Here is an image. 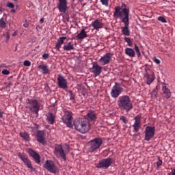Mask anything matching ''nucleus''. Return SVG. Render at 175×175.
I'll return each mask as SVG.
<instances>
[{"mask_svg": "<svg viewBox=\"0 0 175 175\" xmlns=\"http://www.w3.org/2000/svg\"><path fill=\"white\" fill-rule=\"evenodd\" d=\"M25 66H31V62L25 60L23 63Z\"/></svg>", "mask_w": 175, "mask_h": 175, "instance_id": "obj_41", "label": "nucleus"}, {"mask_svg": "<svg viewBox=\"0 0 175 175\" xmlns=\"http://www.w3.org/2000/svg\"><path fill=\"white\" fill-rule=\"evenodd\" d=\"M117 105L122 111L129 113L133 109V103L131 100V97L128 95H123L118 97Z\"/></svg>", "mask_w": 175, "mask_h": 175, "instance_id": "obj_2", "label": "nucleus"}, {"mask_svg": "<svg viewBox=\"0 0 175 175\" xmlns=\"http://www.w3.org/2000/svg\"><path fill=\"white\" fill-rule=\"evenodd\" d=\"M65 40H66V37H60L56 42L55 46V50L59 51L61 49V45L64 44V42H65Z\"/></svg>", "mask_w": 175, "mask_h": 175, "instance_id": "obj_22", "label": "nucleus"}, {"mask_svg": "<svg viewBox=\"0 0 175 175\" xmlns=\"http://www.w3.org/2000/svg\"><path fill=\"white\" fill-rule=\"evenodd\" d=\"M20 136L26 142H29V134L28 133H21Z\"/></svg>", "mask_w": 175, "mask_h": 175, "instance_id": "obj_28", "label": "nucleus"}, {"mask_svg": "<svg viewBox=\"0 0 175 175\" xmlns=\"http://www.w3.org/2000/svg\"><path fill=\"white\" fill-rule=\"evenodd\" d=\"M29 154L31 156L32 158H33L36 163H40V155H39V154H38L36 152H34L32 149L29 150Z\"/></svg>", "mask_w": 175, "mask_h": 175, "instance_id": "obj_17", "label": "nucleus"}, {"mask_svg": "<svg viewBox=\"0 0 175 175\" xmlns=\"http://www.w3.org/2000/svg\"><path fill=\"white\" fill-rule=\"evenodd\" d=\"M38 70L43 73V75H49L50 73V70H49V66L46 64H40L38 66Z\"/></svg>", "mask_w": 175, "mask_h": 175, "instance_id": "obj_18", "label": "nucleus"}, {"mask_svg": "<svg viewBox=\"0 0 175 175\" xmlns=\"http://www.w3.org/2000/svg\"><path fill=\"white\" fill-rule=\"evenodd\" d=\"M7 8H10V9H14V4L13 3H7Z\"/></svg>", "mask_w": 175, "mask_h": 175, "instance_id": "obj_40", "label": "nucleus"}, {"mask_svg": "<svg viewBox=\"0 0 175 175\" xmlns=\"http://www.w3.org/2000/svg\"><path fill=\"white\" fill-rule=\"evenodd\" d=\"M49 57V55L48 53H44L42 55V57L44 58V59H47Z\"/></svg>", "mask_w": 175, "mask_h": 175, "instance_id": "obj_45", "label": "nucleus"}, {"mask_svg": "<svg viewBox=\"0 0 175 175\" xmlns=\"http://www.w3.org/2000/svg\"><path fill=\"white\" fill-rule=\"evenodd\" d=\"M92 25L96 31H99V29L103 28V23L99 21V20H95L92 22Z\"/></svg>", "mask_w": 175, "mask_h": 175, "instance_id": "obj_21", "label": "nucleus"}, {"mask_svg": "<svg viewBox=\"0 0 175 175\" xmlns=\"http://www.w3.org/2000/svg\"><path fill=\"white\" fill-rule=\"evenodd\" d=\"M145 77L146 79V83L148 85H150V84H151V83H152L154 81V80H155V75L153 73L151 75L146 74L145 75Z\"/></svg>", "mask_w": 175, "mask_h": 175, "instance_id": "obj_23", "label": "nucleus"}, {"mask_svg": "<svg viewBox=\"0 0 175 175\" xmlns=\"http://www.w3.org/2000/svg\"><path fill=\"white\" fill-rule=\"evenodd\" d=\"M122 8H124L122 9ZM122 8L120 7V9H121L120 12H122V13L124 9H129V8H126V5L124 3L122 4Z\"/></svg>", "mask_w": 175, "mask_h": 175, "instance_id": "obj_43", "label": "nucleus"}, {"mask_svg": "<svg viewBox=\"0 0 175 175\" xmlns=\"http://www.w3.org/2000/svg\"><path fill=\"white\" fill-rule=\"evenodd\" d=\"M10 35H8L7 36V39H8H8H10Z\"/></svg>", "mask_w": 175, "mask_h": 175, "instance_id": "obj_55", "label": "nucleus"}, {"mask_svg": "<svg viewBox=\"0 0 175 175\" xmlns=\"http://www.w3.org/2000/svg\"><path fill=\"white\" fill-rule=\"evenodd\" d=\"M90 72L93 73L96 77L100 76V73H102V67L98 65L97 63H94L92 68H90Z\"/></svg>", "mask_w": 175, "mask_h": 175, "instance_id": "obj_14", "label": "nucleus"}, {"mask_svg": "<svg viewBox=\"0 0 175 175\" xmlns=\"http://www.w3.org/2000/svg\"><path fill=\"white\" fill-rule=\"evenodd\" d=\"M23 27H25V28H28V23H24Z\"/></svg>", "mask_w": 175, "mask_h": 175, "instance_id": "obj_48", "label": "nucleus"}, {"mask_svg": "<svg viewBox=\"0 0 175 175\" xmlns=\"http://www.w3.org/2000/svg\"><path fill=\"white\" fill-rule=\"evenodd\" d=\"M57 9H59L60 13H66V9H68V1L59 0V3L57 4Z\"/></svg>", "mask_w": 175, "mask_h": 175, "instance_id": "obj_15", "label": "nucleus"}, {"mask_svg": "<svg viewBox=\"0 0 175 175\" xmlns=\"http://www.w3.org/2000/svg\"><path fill=\"white\" fill-rule=\"evenodd\" d=\"M135 50L137 57H140V55H142V53H140V49H139V46L136 44H135Z\"/></svg>", "mask_w": 175, "mask_h": 175, "instance_id": "obj_33", "label": "nucleus"}, {"mask_svg": "<svg viewBox=\"0 0 175 175\" xmlns=\"http://www.w3.org/2000/svg\"><path fill=\"white\" fill-rule=\"evenodd\" d=\"M29 109L33 113V114H39V110H40V103L35 98H31L27 100Z\"/></svg>", "mask_w": 175, "mask_h": 175, "instance_id": "obj_5", "label": "nucleus"}, {"mask_svg": "<svg viewBox=\"0 0 175 175\" xmlns=\"http://www.w3.org/2000/svg\"><path fill=\"white\" fill-rule=\"evenodd\" d=\"M121 175H125V174H122Z\"/></svg>", "mask_w": 175, "mask_h": 175, "instance_id": "obj_57", "label": "nucleus"}, {"mask_svg": "<svg viewBox=\"0 0 175 175\" xmlns=\"http://www.w3.org/2000/svg\"><path fill=\"white\" fill-rule=\"evenodd\" d=\"M88 117L90 119V120H96V115L95 114V112L94 111H90L88 113Z\"/></svg>", "mask_w": 175, "mask_h": 175, "instance_id": "obj_29", "label": "nucleus"}, {"mask_svg": "<svg viewBox=\"0 0 175 175\" xmlns=\"http://www.w3.org/2000/svg\"><path fill=\"white\" fill-rule=\"evenodd\" d=\"M79 1H83V0H79Z\"/></svg>", "mask_w": 175, "mask_h": 175, "instance_id": "obj_58", "label": "nucleus"}, {"mask_svg": "<svg viewBox=\"0 0 175 175\" xmlns=\"http://www.w3.org/2000/svg\"><path fill=\"white\" fill-rule=\"evenodd\" d=\"M29 159H27L26 161H23L24 163H27L29 161Z\"/></svg>", "mask_w": 175, "mask_h": 175, "instance_id": "obj_51", "label": "nucleus"}, {"mask_svg": "<svg viewBox=\"0 0 175 175\" xmlns=\"http://www.w3.org/2000/svg\"><path fill=\"white\" fill-rule=\"evenodd\" d=\"M102 143L103 141L101 138H95L93 140L90 141L88 144L90 152H94V151H96V150L102 146Z\"/></svg>", "mask_w": 175, "mask_h": 175, "instance_id": "obj_6", "label": "nucleus"}, {"mask_svg": "<svg viewBox=\"0 0 175 175\" xmlns=\"http://www.w3.org/2000/svg\"><path fill=\"white\" fill-rule=\"evenodd\" d=\"M0 161H2V158L1 157H0Z\"/></svg>", "mask_w": 175, "mask_h": 175, "instance_id": "obj_56", "label": "nucleus"}, {"mask_svg": "<svg viewBox=\"0 0 175 175\" xmlns=\"http://www.w3.org/2000/svg\"><path fill=\"white\" fill-rule=\"evenodd\" d=\"M25 165H26L29 169H33L31 160H29L27 163H25Z\"/></svg>", "mask_w": 175, "mask_h": 175, "instance_id": "obj_35", "label": "nucleus"}, {"mask_svg": "<svg viewBox=\"0 0 175 175\" xmlns=\"http://www.w3.org/2000/svg\"><path fill=\"white\" fill-rule=\"evenodd\" d=\"M120 120L122 121L124 124H128V118L124 116H120Z\"/></svg>", "mask_w": 175, "mask_h": 175, "instance_id": "obj_36", "label": "nucleus"}, {"mask_svg": "<svg viewBox=\"0 0 175 175\" xmlns=\"http://www.w3.org/2000/svg\"><path fill=\"white\" fill-rule=\"evenodd\" d=\"M69 145L65 144L63 146L56 145L54 148L53 153L57 158H62L64 161H66V154L69 153Z\"/></svg>", "mask_w": 175, "mask_h": 175, "instance_id": "obj_4", "label": "nucleus"}, {"mask_svg": "<svg viewBox=\"0 0 175 175\" xmlns=\"http://www.w3.org/2000/svg\"><path fill=\"white\" fill-rule=\"evenodd\" d=\"M75 129L81 133H87L90 131V122L85 118H77L74 121Z\"/></svg>", "mask_w": 175, "mask_h": 175, "instance_id": "obj_3", "label": "nucleus"}, {"mask_svg": "<svg viewBox=\"0 0 175 175\" xmlns=\"http://www.w3.org/2000/svg\"><path fill=\"white\" fill-rule=\"evenodd\" d=\"M70 99V100H75V96L71 95Z\"/></svg>", "mask_w": 175, "mask_h": 175, "instance_id": "obj_49", "label": "nucleus"}, {"mask_svg": "<svg viewBox=\"0 0 175 175\" xmlns=\"http://www.w3.org/2000/svg\"><path fill=\"white\" fill-rule=\"evenodd\" d=\"M44 21V18H43L40 20V23H43Z\"/></svg>", "mask_w": 175, "mask_h": 175, "instance_id": "obj_50", "label": "nucleus"}, {"mask_svg": "<svg viewBox=\"0 0 175 175\" xmlns=\"http://www.w3.org/2000/svg\"><path fill=\"white\" fill-rule=\"evenodd\" d=\"M8 85L12 86V85H13V83H12V82H10V83H8Z\"/></svg>", "mask_w": 175, "mask_h": 175, "instance_id": "obj_52", "label": "nucleus"}, {"mask_svg": "<svg viewBox=\"0 0 175 175\" xmlns=\"http://www.w3.org/2000/svg\"><path fill=\"white\" fill-rule=\"evenodd\" d=\"M162 163H163L162 160L160 158H159L158 161H157V163H156L157 167H159L162 166Z\"/></svg>", "mask_w": 175, "mask_h": 175, "instance_id": "obj_38", "label": "nucleus"}, {"mask_svg": "<svg viewBox=\"0 0 175 175\" xmlns=\"http://www.w3.org/2000/svg\"><path fill=\"white\" fill-rule=\"evenodd\" d=\"M155 135V127L148 126L145 130V138L146 142H150Z\"/></svg>", "mask_w": 175, "mask_h": 175, "instance_id": "obj_11", "label": "nucleus"}, {"mask_svg": "<svg viewBox=\"0 0 175 175\" xmlns=\"http://www.w3.org/2000/svg\"><path fill=\"white\" fill-rule=\"evenodd\" d=\"M11 12H12V13H16V10H11Z\"/></svg>", "mask_w": 175, "mask_h": 175, "instance_id": "obj_53", "label": "nucleus"}, {"mask_svg": "<svg viewBox=\"0 0 175 175\" xmlns=\"http://www.w3.org/2000/svg\"><path fill=\"white\" fill-rule=\"evenodd\" d=\"M37 141L38 143H41L42 144H44V131H39L37 133Z\"/></svg>", "mask_w": 175, "mask_h": 175, "instance_id": "obj_20", "label": "nucleus"}, {"mask_svg": "<svg viewBox=\"0 0 175 175\" xmlns=\"http://www.w3.org/2000/svg\"><path fill=\"white\" fill-rule=\"evenodd\" d=\"M124 40L128 44V46H129L130 47L132 46V41L131 40V38L125 37Z\"/></svg>", "mask_w": 175, "mask_h": 175, "instance_id": "obj_34", "label": "nucleus"}, {"mask_svg": "<svg viewBox=\"0 0 175 175\" xmlns=\"http://www.w3.org/2000/svg\"><path fill=\"white\" fill-rule=\"evenodd\" d=\"M157 95H158V88H154L151 92L152 98H157Z\"/></svg>", "mask_w": 175, "mask_h": 175, "instance_id": "obj_32", "label": "nucleus"}, {"mask_svg": "<svg viewBox=\"0 0 175 175\" xmlns=\"http://www.w3.org/2000/svg\"><path fill=\"white\" fill-rule=\"evenodd\" d=\"M169 175H175V169H172V172L169 174Z\"/></svg>", "mask_w": 175, "mask_h": 175, "instance_id": "obj_47", "label": "nucleus"}, {"mask_svg": "<svg viewBox=\"0 0 175 175\" xmlns=\"http://www.w3.org/2000/svg\"><path fill=\"white\" fill-rule=\"evenodd\" d=\"M57 81L59 88H62V90H66L68 88V80L64 76L59 75Z\"/></svg>", "mask_w": 175, "mask_h": 175, "instance_id": "obj_13", "label": "nucleus"}, {"mask_svg": "<svg viewBox=\"0 0 175 175\" xmlns=\"http://www.w3.org/2000/svg\"><path fill=\"white\" fill-rule=\"evenodd\" d=\"M142 123V116L140 115H137L135 117V122L133 125V128H134L133 132H139V129H140V124Z\"/></svg>", "mask_w": 175, "mask_h": 175, "instance_id": "obj_16", "label": "nucleus"}, {"mask_svg": "<svg viewBox=\"0 0 175 175\" xmlns=\"http://www.w3.org/2000/svg\"><path fill=\"white\" fill-rule=\"evenodd\" d=\"M18 157H19L20 159H21V161H23V162H25V161L28 159V157H27V155H25L23 153H19L18 154Z\"/></svg>", "mask_w": 175, "mask_h": 175, "instance_id": "obj_30", "label": "nucleus"}, {"mask_svg": "<svg viewBox=\"0 0 175 175\" xmlns=\"http://www.w3.org/2000/svg\"><path fill=\"white\" fill-rule=\"evenodd\" d=\"M125 54L129 57L133 58L136 53H135V51L132 48H126Z\"/></svg>", "mask_w": 175, "mask_h": 175, "instance_id": "obj_27", "label": "nucleus"}, {"mask_svg": "<svg viewBox=\"0 0 175 175\" xmlns=\"http://www.w3.org/2000/svg\"><path fill=\"white\" fill-rule=\"evenodd\" d=\"M72 113L70 111H66L63 117V122L66 124L68 128H72V122L73 121Z\"/></svg>", "mask_w": 175, "mask_h": 175, "instance_id": "obj_10", "label": "nucleus"}, {"mask_svg": "<svg viewBox=\"0 0 175 175\" xmlns=\"http://www.w3.org/2000/svg\"><path fill=\"white\" fill-rule=\"evenodd\" d=\"M111 57H113V54L111 53H106L99 60L98 64L101 66H105V65H107L110 64V62L111 61Z\"/></svg>", "mask_w": 175, "mask_h": 175, "instance_id": "obj_12", "label": "nucleus"}, {"mask_svg": "<svg viewBox=\"0 0 175 175\" xmlns=\"http://www.w3.org/2000/svg\"><path fill=\"white\" fill-rule=\"evenodd\" d=\"M55 120V116H54V114L52 113H48L46 114V121L50 124L51 125H53L54 124V121Z\"/></svg>", "mask_w": 175, "mask_h": 175, "instance_id": "obj_24", "label": "nucleus"}, {"mask_svg": "<svg viewBox=\"0 0 175 175\" xmlns=\"http://www.w3.org/2000/svg\"><path fill=\"white\" fill-rule=\"evenodd\" d=\"M113 160L111 158H107L99 161L96 167L98 169H109L111 165H113Z\"/></svg>", "mask_w": 175, "mask_h": 175, "instance_id": "obj_8", "label": "nucleus"}, {"mask_svg": "<svg viewBox=\"0 0 175 175\" xmlns=\"http://www.w3.org/2000/svg\"><path fill=\"white\" fill-rule=\"evenodd\" d=\"M2 75H5V76H8V75H10V72L8 70H3L2 72H1Z\"/></svg>", "mask_w": 175, "mask_h": 175, "instance_id": "obj_42", "label": "nucleus"}, {"mask_svg": "<svg viewBox=\"0 0 175 175\" xmlns=\"http://www.w3.org/2000/svg\"><path fill=\"white\" fill-rule=\"evenodd\" d=\"M113 16L116 18H120L122 23H124L122 32L125 36H129L131 35V30L129 29V9L124 8L123 12H121L120 6L116 7Z\"/></svg>", "mask_w": 175, "mask_h": 175, "instance_id": "obj_1", "label": "nucleus"}, {"mask_svg": "<svg viewBox=\"0 0 175 175\" xmlns=\"http://www.w3.org/2000/svg\"><path fill=\"white\" fill-rule=\"evenodd\" d=\"M162 91L163 92V95L166 99H169L172 96V93L170 92V90L166 87V84L163 83Z\"/></svg>", "mask_w": 175, "mask_h": 175, "instance_id": "obj_19", "label": "nucleus"}, {"mask_svg": "<svg viewBox=\"0 0 175 175\" xmlns=\"http://www.w3.org/2000/svg\"><path fill=\"white\" fill-rule=\"evenodd\" d=\"M17 33L16 32L13 33L12 36H16Z\"/></svg>", "mask_w": 175, "mask_h": 175, "instance_id": "obj_54", "label": "nucleus"}, {"mask_svg": "<svg viewBox=\"0 0 175 175\" xmlns=\"http://www.w3.org/2000/svg\"><path fill=\"white\" fill-rule=\"evenodd\" d=\"M63 50L64 51H70V50H75V46L71 42H68L66 44L64 45Z\"/></svg>", "mask_w": 175, "mask_h": 175, "instance_id": "obj_25", "label": "nucleus"}, {"mask_svg": "<svg viewBox=\"0 0 175 175\" xmlns=\"http://www.w3.org/2000/svg\"><path fill=\"white\" fill-rule=\"evenodd\" d=\"M153 59H154V62L156 64H157L158 65H159V64H161V61L159 59H157L156 57H154Z\"/></svg>", "mask_w": 175, "mask_h": 175, "instance_id": "obj_44", "label": "nucleus"}, {"mask_svg": "<svg viewBox=\"0 0 175 175\" xmlns=\"http://www.w3.org/2000/svg\"><path fill=\"white\" fill-rule=\"evenodd\" d=\"M0 27L1 28H6V22H5V18H3L0 19Z\"/></svg>", "mask_w": 175, "mask_h": 175, "instance_id": "obj_31", "label": "nucleus"}, {"mask_svg": "<svg viewBox=\"0 0 175 175\" xmlns=\"http://www.w3.org/2000/svg\"><path fill=\"white\" fill-rule=\"evenodd\" d=\"M122 92V88L121 87V84L118 83H116L115 85L112 87L111 90V96L112 98H116L121 95Z\"/></svg>", "mask_w": 175, "mask_h": 175, "instance_id": "obj_9", "label": "nucleus"}, {"mask_svg": "<svg viewBox=\"0 0 175 175\" xmlns=\"http://www.w3.org/2000/svg\"><path fill=\"white\" fill-rule=\"evenodd\" d=\"M100 2L102 3V5L109 6V0H100Z\"/></svg>", "mask_w": 175, "mask_h": 175, "instance_id": "obj_39", "label": "nucleus"}, {"mask_svg": "<svg viewBox=\"0 0 175 175\" xmlns=\"http://www.w3.org/2000/svg\"><path fill=\"white\" fill-rule=\"evenodd\" d=\"M44 169H46L50 173L55 174L59 172L58 167L55 166V163L53 161L47 160L44 165Z\"/></svg>", "mask_w": 175, "mask_h": 175, "instance_id": "obj_7", "label": "nucleus"}, {"mask_svg": "<svg viewBox=\"0 0 175 175\" xmlns=\"http://www.w3.org/2000/svg\"><path fill=\"white\" fill-rule=\"evenodd\" d=\"M88 35H87V32H85V29H83L79 33L77 34V38L79 40H81L82 39H85V38H87Z\"/></svg>", "mask_w": 175, "mask_h": 175, "instance_id": "obj_26", "label": "nucleus"}, {"mask_svg": "<svg viewBox=\"0 0 175 175\" xmlns=\"http://www.w3.org/2000/svg\"><path fill=\"white\" fill-rule=\"evenodd\" d=\"M3 114H4V113L3 112L2 109H0V118H3Z\"/></svg>", "mask_w": 175, "mask_h": 175, "instance_id": "obj_46", "label": "nucleus"}, {"mask_svg": "<svg viewBox=\"0 0 175 175\" xmlns=\"http://www.w3.org/2000/svg\"><path fill=\"white\" fill-rule=\"evenodd\" d=\"M159 21H161V23H167V21H166V18H165V17L163 16H159L158 18Z\"/></svg>", "mask_w": 175, "mask_h": 175, "instance_id": "obj_37", "label": "nucleus"}]
</instances>
